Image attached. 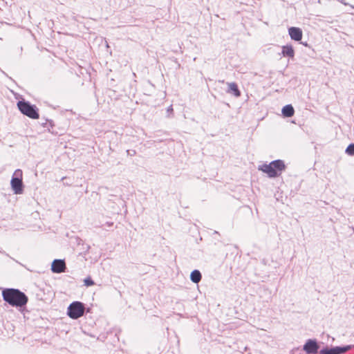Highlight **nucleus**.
Wrapping results in <instances>:
<instances>
[{
	"instance_id": "3",
	"label": "nucleus",
	"mask_w": 354,
	"mask_h": 354,
	"mask_svg": "<svg viewBox=\"0 0 354 354\" xmlns=\"http://www.w3.org/2000/svg\"><path fill=\"white\" fill-rule=\"evenodd\" d=\"M17 107L19 111L27 117L34 120L39 118L38 109L35 105H31L28 102L19 101L17 102Z\"/></svg>"
},
{
	"instance_id": "11",
	"label": "nucleus",
	"mask_w": 354,
	"mask_h": 354,
	"mask_svg": "<svg viewBox=\"0 0 354 354\" xmlns=\"http://www.w3.org/2000/svg\"><path fill=\"white\" fill-rule=\"evenodd\" d=\"M282 113L285 117H292L295 113V110L292 105H286L282 109Z\"/></svg>"
},
{
	"instance_id": "1",
	"label": "nucleus",
	"mask_w": 354,
	"mask_h": 354,
	"mask_svg": "<svg viewBox=\"0 0 354 354\" xmlns=\"http://www.w3.org/2000/svg\"><path fill=\"white\" fill-rule=\"evenodd\" d=\"M3 299L10 305L16 307L25 306L28 302L27 296L20 290L14 288H8L2 291Z\"/></svg>"
},
{
	"instance_id": "9",
	"label": "nucleus",
	"mask_w": 354,
	"mask_h": 354,
	"mask_svg": "<svg viewBox=\"0 0 354 354\" xmlns=\"http://www.w3.org/2000/svg\"><path fill=\"white\" fill-rule=\"evenodd\" d=\"M288 33L292 39L300 41L302 38V30L299 28L291 27L288 29Z\"/></svg>"
},
{
	"instance_id": "7",
	"label": "nucleus",
	"mask_w": 354,
	"mask_h": 354,
	"mask_svg": "<svg viewBox=\"0 0 354 354\" xmlns=\"http://www.w3.org/2000/svg\"><path fill=\"white\" fill-rule=\"evenodd\" d=\"M349 347H334L332 348H325L320 351V354H342L346 352Z\"/></svg>"
},
{
	"instance_id": "12",
	"label": "nucleus",
	"mask_w": 354,
	"mask_h": 354,
	"mask_svg": "<svg viewBox=\"0 0 354 354\" xmlns=\"http://www.w3.org/2000/svg\"><path fill=\"white\" fill-rule=\"evenodd\" d=\"M282 54L283 56H288L293 57L295 55V51L292 46H284L282 48Z\"/></svg>"
},
{
	"instance_id": "4",
	"label": "nucleus",
	"mask_w": 354,
	"mask_h": 354,
	"mask_svg": "<svg viewBox=\"0 0 354 354\" xmlns=\"http://www.w3.org/2000/svg\"><path fill=\"white\" fill-rule=\"evenodd\" d=\"M23 173L21 169H17L14 172V176L11 180L10 184L15 194H20L23 192Z\"/></svg>"
},
{
	"instance_id": "6",
	"label": "nucleus",
	"mask_w": 354,
	"mask_h": 354,
	"mask_svg": "<svg viewBox=\"0 0 354 354\" xmlns=\"http://www.w3.org/2000/svg\"><path fill=\"white\" fill-rule=\"evenodd\" d=\"M51 270L55 273H61L66 270V263L64 260L56 259L52 263Z\"/></svg>"
},
{
	"instance_id": "14",
	"label": "nucleus",
	"mask_w": 354,
	"mask_h": 354,
	"mask_svg": "<svg viewBox=\"0 0 354 354\" xmlns=\"http://www.w3.org/2000/svg\"><path fill=\"white\" fill-rule=\"evenodd\" d=\"M346 152L351 156H354V144H351L346 149Z\"/></svg>"
},
{
	"instance_id": "2",
	"label": "nucleus",
	"mask_w": 354,
	"mask_h": 354,
	"mask_svg": "<svg viewBox=\"0 0 354 354\" xmlns=\"http://www.w3.org/2000/svg\"><path fill=\"white\" fill-rule=\"evenodd\" d=\"M285 169L286 165L284 162L281 160H274L270 164H264L259 167V170L267 174L270 178H274L279 176Z\"/></svg>"
},
{
	"instance_id": "5",
	"label": "nucleus",
	"mask_w": 354,
	"mask_h": 354,
	"mask_svg": "<svg viewBox=\"0 0 354 354\" xmlns=\"http://www.w3.org/2000/svg\"><path fill=\"white\" fill-rule=\"evenodd\" d=\"M84 313V306L80 301H74L68 308V315L72 319L82 317Z\"/></svg>"
},
{
	"instance_id": "8",
	"label": "nucleus",
	"mask_w": 354,
	"mask_h": 354,
	"mask_svg": "<svg viewBox=\"0 0 354 354\" xmlns=\"http://www.w3.org/2000/svg\"><path fill=\"white\" fill-rule=\"evenodd\" d=\"M318 345L314 340L309 339L304 346V350L307 353H316L318 350Z\"/></svg>"
},
{
	"instance_id": "10",
	"label": "nucleus",
	"mask_w": 354,
	"mask_h": 354,
	"mask_svg": "<svg viewBox=\"0 0 354 354\" xmlns=\"http://www.w3.org/2000/svg\"><path fill=\"white\" fill-rule=\"evenodd\" d=\"M228 92L233 94L236 97H239L241 95V92L238 88V86L234 82L228 84Z\"/></svg>"
},
{
	"instance_id": "15",
	"label": "nucleus",
	"mask_w": 354,
	"mask_h": 354,
	"mask_svg": "<svg viewBox=\"0 0 354 354\" xmlns=\"http://www.w3.org/2000/svg\"><path fill=\"white\" fill-rule=\"evenodd\" d=\"M84 281L85 286H91L94 285V282L91 277H88V278L85 279Z\"/></svg>"
},
{
	"instance_id": "13",
	"label": "nucleus",
	"mask_w": 354,
	"mask_h": 354,
	"mask_svg": "<svg viewBox=\"0 0 354 354\" xmlns=\"http://www.w3.org/2000/svg\"><path fill=\"white\" fill-rule=\"evenodd\" d=\"M191 280L194 283H198L201 279V274L198 270H194L190 275Z\"/></svg>"
}]
</instances>
